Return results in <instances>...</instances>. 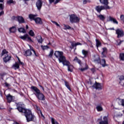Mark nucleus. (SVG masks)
Instances as JSON below:
<instances>
[{"instance_id":"f257e3e1","label":"nucleus","mask_w":124,"mask_h":124,"mask_svg":"<svg viewBox=\"0 0 124 124\" xmlns=\"http://www.w3.org/2000/svg\"><path fill=\"white\" fill-rule=\"evenodd\" d=\"M24 104L22 103H18L17 104V109L21 113H24L27 122H31L34 118V115L30 109L24 108Z\"/></svg>"},{"instance_id":"f03ea898","label":"nucleus","mask_w":124,"mask_h":124,"mask_svg":"<svg viewBox=\"0 0 124 124\" xmlns=\"http://www.w3.org/2000/svg\"><path fill=\"white\" fill-rule=\"evenodd\" d=\"M56 58L58 59L60 63L62 62L63 65H68V61L66 60L65 57L63 56L62 51H56L54 53Z\"/></svg>"},{"instance_id":"7ed1b4c3","label":"nucleus","mask_w":124,"mask_h":124,"mask_svg":"<svg viewBox=\"0 0 124 124\" xmlns=\"http://www.w3.org/2000/svg\"><path fill=\"white\" fill-rule=\"evenodd\" d=\"M4 56L5 58H3V61L4 62H7L11 59V56L8 55V52L6 51V49H3L1 54V57Z\"/></svg>"},{"instance_id":"20e7f679","label":"nucleus","mask_w":124,"mask_h":124,"mask_svg":"<svg viewBox=\"0 0 124 124\" xmlns=\"http://www.w3.org/2000/svg\"><path fill=\"white\" fill-rule=\"evenodd\" d=\"M17 59L18 61L17 62H16L15 63L13 64L12 66V68L15 70L16 69H19V68H20V65H24V63L21 62L19 57H17Z\"/></svg>"},{"instance_id":"39448f33","label":"nucleus","mask_w":124,"mask_h":124,"mask_svg":"<svg viewBox=\"0 0 124 124\" xmlns=\"http://www.w3.org/2000/svg\"><path fill=\"white\" fill-rule=\"evenodd\" d=\"M97 12L100 13L102 10H105L106 9H111V7L109 6H97L95 8Z\"/></svg>"},{"instance_id":"423d86ee","label":"nucleus","mask_w":124,"mask_h":124,"mask_svg":"<svg viewBox=\"0 0 124 124\" xmlns=\"http://www.w3.org/2000/svg\"><path fill=\"white\" fill-rule=\"evenodd\" d=\"M30 48V49H28V50H27L25 52V56H31V51H32L34 55L36 56V57H38V54H37L36 53V52H35V51H34L33 50V47H32V46H29Z\"/></svg>"},{"instance_id":"0eeeda50","label":"nucleus","mask_w":124,"mask_h":124,"mask_svg":"<svg viewBox=\"0 0 124 124\" xmlns=\"http://www.w3.org/2000/svg\"><path fill=\"white\" fill-rule=\"evenodd\" d=\"M80 18L75 15H71L70 16V21L71 23H78Z\"/></svg>"},{"instance_id":"6e6552de","label":"nucleus","mask_w":124,"mask_h":124,"mask_svg":"<svg viewBox=\"0 0 124 124\" xmlns=\"http://www.w3.org/2000/svg\"><path fill=\"white\" fill-rule=\"evenodd\" d=\"M115 33L117 35V38H121V37H124V30L122 29H117L115 30Z\"/></svg>"},{"instance_id":"1a4fd4ad","label":"nucleus","mask_w":124,"mask_h":124,"mask_svg":"<svg viewBox=\"0 0 124 124\" xmlns=\"http://www.w3.org/2000/svg\"><path fill=\"white\" fill-rule=\"evenodd\" d=\"M94 62L95 63H100L103 67H105V66H107V65H108L107 64L105 60L103 59L100 61V58H99L97 60H95Z\"/></svg>"},{"instance_id":"9d476101","label":"nucleus","mask_w":124,"mask_h":124,"mask_svg":"<svg viewBox=\"0 0 124 124\" xmlns=\"http://www.w3.org/2000/svg\"><path fill=\"white\" fill-rule=\"evenodd\" d=\"M99 124H109L108 116H104L102 120L99 123Z\"/></svg>"},{"instance_id":"9b49d317","label":"nucleus","mask_w":124,"mask_h":124,"mask_svg":"<svg viewBox=\"0 0 124 124\" xmlns=\"http://www.w3.org/2000/svg\"><path fill=\"white\" fill-rule=\"evenodd\" d=\"M31 89L35 95H36L39 93L40 92V90H39V89H38V88L35 86H31Z\"/></svg>"},{"instance_id":"f8f14e48","label":"nucleus","mask_w":124,"mask_h":124,"mask_svg":"<svg viewBox=\"0 0 124 124\" xmlns=\"http://www.w3.org/2000/svg\"><path fill=\"white\" fill-rule=\"evenodd\" d=\"M36 97L39 100H45V96H44V94H43V93H42L41 92L39 93L38 94L36 95Z\"/></svg>"},{"instance_id":"ddd939ff","label":"nucleus","mask_w":124,"mask_h":124,"mask_svg":"<svg viewBox=\"0 0 124 124\" xmlns=\"http://www.w3.org/2000/svg\"><path fill=\"white\" fill-rule=\"evenodd\" d=\"M36 7L39 11L41 9V7H42V1L41 0H38L36 3Z\"/></svg>"},{"instance_id":"4468645a","label":"nucleus","mask_w":124,"mask_h":124,"mask_svg":"<svg viewBox=\"0 0 124 124\" xmlns=\"http://www.w3.org/2000/svg\"><path fill=\"white\" fill-rule=\"evenodd\" d=\"M15 19H16V20H17L18 22L20 24H22L23 23H25V19L22 16H17L16 17Z\"/></svg>"},{"instance_id":"2eb2a0df","label":"nucleus","mask_w":124,"mask_h":124,"mask_svg":"<svg viewBox=\"0 0 124 124\" xmlns=\"http://www.w3.org/2000/svg\"><path fill=\"white\" fill-rule=\"evenodd\" d=\"M20 38H21V39H22L23 40H26V39H27V40H29V41H31V37H30V36H29V35L27 34L23 36H21L20 37Z\"/></svg>"},{"instance_id":"dca6fc26","label":"nucleus","mask_w":124,"mask_h":124,"mask_svg":"<svg viewBox=\"0 0 124 124\" xmlns=\"http://www.w3.org/2000/svg\"><path fill=\"white\" fill-rule=\"evenodd\" d=\"M93 87H94L96 90H98V91L102 90V86H101L100 83H96L93 85Z\"/></svg>"},{"instance_id":"f3484780","label":"nucleus","mask_w":124,"mask_h":124,"mask_svg":"<svg viewBox=\"0 0 124 124\" xmlns=\"http://www.w3.org/2000/svg\"><path fill=\"white\" fill-rule=\"evenodd\" d=\"M66 65V66H68V70L70 71V72H72V71H73V69L74 68V67L73 66V65L70 64L69 62H68V65Z\"/></svg>"},{"instance_id":"a211bd4d","label":"nucleus","mask_w":124,"mask_h":124,"mask_svg":"<svg viewBox=\"0 0 124 124\" xmlns=\"http://www.w3.org/2000/svg\"><path fill=\"white\" fill-rule=\"evenodd\" d=\"M6 96V98L8 102L10 103L13 101V96L10 95V94H8Z\"/></svg>"},{"instance_id":"6ab92c4d","label":"nucleus","mask_w":124,"mask_h":124,"mask_svg":"<svg viewBox=\"0 0 124 124\" xmlns=\"http://www.w3.org/2000/svg\"><path fill=\"white\" fill-rule=\"evenodd\" d=\"M100 3L102 4H104V6H108V4L109 2H108V0H99Z\"/></svg>"},{"instance_id":"aec40b11","label":"nucleus","mask_w":124,"mask_h":124,"mask_svg":"<svg viewBox=\"0 0 124 124\" xmlns=\"http://www.w3.org/2000/svg\"><path fill=\"white\" fill-rule=\"evenodd\" d=\"M109 21L113 22V24H116V25H118V24L119 23L118 22V21H117V19H116L115 18H114L111 16H109Z\"/></svg>"},{"instance_id":"412c9836","label":"nucleus","mask_w":124,"mask_h":124,"mask_svg":"<svg viewBox=\"0 0 124 124\" xmlns=\"http://www.w3.org/2000/svg\"><path fill=\"white\" fill-rule=\"evenodd\" d=\"M34 21L36 24H38L39 25H42V20L40 17H36Z\"/></svg>"},{"instance_id":"4be33fe9","label":"nucleus","mask_w":124,"mask_h":124,"mask_svg":"<svg viewBox=\"0 0 124 124\" xmlns=\"http://www.w3.org/2000/svg\"><path fill=\"white\" fill-rule=\"evenodd\" d=\"M106 54H107V48L106 47L103 48V52H102V57L106 58Z\"/></svg>"},{"instance_id":"5701e85b","label":"nucleus","mask_w":124,"mask_h":124,"mask_svg":"<svg viewBox=\"0 0 124 124\" xmlns=\"http://www.w3.org/2000/svg\"><path fill=\"white\" fill-rule=\"evenodd\" d=\"M36 16H37V15L30 14L29 15V19H30V20H33V21H34L35 20V18H36Z\"/></svg>"},{"instance_id":"b1692460","label":"nucleus","mask_w":124,"mask_h":124,"mask_svg":"<svg viewBox=\"0 0 124 124\" xmlns=\"http://www.w3.org/2000/svg\"><path fill=\"white\" fill-rule=\"evenodd\" d=\"M96 109L98 112H101V111L103 110V108L101 106V105H97L96 107Z\"/></svg>"},{"instance_id":"393cba45","label":"nucleus","mask_w":124,"mask_h":124,"mask_svg":"<svg viewBox=\"0 0 124 124\" xmlns=\"http://www.w3.org/2000/svg\"><path fill=\"white\" fill-rule=\"evenodd\" d=\"M118 104L124 106V99H119L118 101Z\"/></svg>"},{"instance_id":"a878e982","label":"nucleus","mask_w":124,"mask_h":124,"mask_svg":"<svg viewBox=\"0 0 124 124\" xmlns=\"http://www.w3.org/2000/svg\"><path fill=\"white\" fill-rule=\"evenodd\" d=\"M78 45L82 46V44L79 42L75 43L74 42L71 43V46L72 47H76V46H78Z\"/></svg>"},{"instance_id":"bb28decb","label":"nucleus","mask_w":124,"mask_h":124,"mask_svg":"<svg viewBox=\"0 0 124 124\" xmlns=\"http://www.w3.org/2000/svg\"><path fill=\"white\" fill-rule=\"evenodd\" d=\"M36 109L38 111V113L39 114V116H41V117H43V118H44V116L42 114V112H41L40 108H38V107L36 106Z\"/></svg>"},{"instance_id":"cd10ccee","label":"nucleus","mask_w":124,"mask_h":124,"mask_svg":"<svg viewBox=\"0 0 124 124\" xmlns=\"http://www.w3.org/2000/svg\"><path fill=\"white\" fill-rule=\"evenodd\" d=\"M95 41H96V46L97 48H98V47H100V46H101V42H100V41H99L97 39H96Z\"/></svg>"},{"instance_id":"c85d7f7f","label":"nucleus","mask_w":124,"mask_h":124,"mask_svg":"<svg viewBox=\"0 0 124 124\" xmlns=\"http://www.w3.org/2000/svg\"><path fill=\"white\" fill-rule=\"evenodd\" d=\"M7 4H15L16 3V2L13 0H8L7 1Z\"/></svg>"},{"instance_id":"c756f323","label":"nucleus","mask_w":124,"mask_h":124,"mask_svg":"<svg viewBox=\"0 0 124 124\" xmlns=\"http://www.w3.org/2000/svg\"><path fill=\"white\" fill-rule=\"evenodd\" d=\"M97 17L101 20V21H104L105 20V16L102 15H100L97 16Z\"/></svg>"},{"instance_id":"7c9ffc66","label":"nucleus","mask_w":124,"mask_h":124,"mask_svg":"<svg viewBox=\"0 0 124 124\" xmlns=\"http://www.w3.org/2000/svg\"><path fill=\"white\" fill-rule=\"evenodd\" d=\"M37 40H38V42H39V43H42V37H41V36H38L36 37Z\"/></svg>"},{"instance_id":"2f4dec72","label":"nucleus","mask_w":124,"mask_h":124,"mask_svg":"<svg viewBox=\"0 0 124 124\" xmlns=\"http://www.w3.org/2000/svg\"><path fill=\"white\" fill-rule=\"evenodd\" d=\"M82 53L84 55V57H87V55L89 54V51L83 49L82 50Z\"/></svg>"},{"instance_id":"473e14b6","label":"nucleus","mask_w":124,"mask_h":124,"mask_svg":"<svg viewBox=\"0 0 124 124\" xmlns=\"http://www.w3.org/2000/svg\"><path fill=\"white\" fill-rule=\"evenodd\" d=\"M9 31H10V32H15V31H16V27H13L10 28Z\"/></svg>"},{"instance_id":"72a5a7b5","label":"nucleus","mask_w":124,"mask_h":124,"mask_svg":"<svg viewBox=\"0 0 124 124\" xmlns=\"http://www.w3.org/2000/svg\"><path fill=\"white\" fill-rule=\"evenodd\" d=\"M65 86L69 90V91H71V89H70V87L69 86V83L67 82V81H65Z\"/></svg>"},{"instance_id":"f704fd0d","label":"nucleus","mask_w":124,"mask_h":124,"mask_svg":"<svg viewBox=\"0 0 124 124\" xmlns=\"http://www.w3.org/2000/svg\"><path fill=\"white\" fill-rule=\"evenodd\" d=\"M119 58L120 59L121 61H124V53H121L120 54Z\"/></svg>"},{"instance_id":"c9c22d12","label":"nucleus","mask_w":124,"mask_h":124,"mask_svg":"<svg viewBox=\"0 0 124 124\" xmlns=\"http://www.w3.org/2000/svg\"><path fill=\"white\" fill-rule=\"evenodd\" d=\"M62 26H64V30H70V29H71V27L69 25L63 24Z\"/></svg>"},{"instance_id":"e433bc0d","label":"nucleus","mask_w":124,"mask_h":124,"mask_svg":"<svg viewBox=\"0 0 124 124\" xmlns=\"http://www.w3.org/2000/svg\"><path fill=\"white\" fill-rule=\"evenodd\" d=\"M18 31H19V32H22L23 33H26V30L24 28H19Z\"/></svg>"},{"instance_id":"4c0bfd02","label":"nucleus","mask_w":124,"mask_h":124,"mask_svg":"<svg viewBox=\"0 0 124 124\" xmlns=\"http://www.w3.org/2000/svg\"><path fill=\"white\" fill-rule=\"evenodd\" d=\"M53 55H54V50L51 49L49 52V55H48V57L49 58H52V57H53Z\"/></svg>"},{"instance_id":"58836bf2","label":"nucleus","mask_w":124,"mask_h":124,"mask_svg":"<svg viewBox=\"0 0 124 124\" xmlns=\"http://www.w3.org/2000/svg\"><path fill=\"white\" fill-rule=\"evenodd\" d=\"M41 47L43 50H47V49H49V46H41Z\"/></svg>"},{"instance_id":"ea45409f","label":"nucleus","mask_w":124,"mask_h":124,"mask_svg":"<svg viewBox=\"0 0 124 124\" xmlns=\"http://www.w3.org/2000/svg\"><path fill=\"white\" fill-rule=\"evenodd\" d=\"M29 34L31 36H34V32L32 30H30L29 32Z\"/></svg>"},{"instance_id":"a19ab883","label":"nucleus","mask_w":124,"mask_h":124,"mask_svg":"<svg viewBox=\"0 0 124 124\" xmlns=\"http://www.w3.org/2000/svg\"><path fill=\"white\" fill-rule=\"evenodd\" d=\"M51 123L52 124H59L57 121H55V119L54 118H51Z\"/></svg>"},{"instance_id":"79ce46f5","label":"nucleus","mask_w":124,"mask_h":124,"mask_svg":"<svg viewBox=\"0 0 124 124\" xmlns=\"http://www.w3.org/2000/svg\"><path fill=\"white\" fill-rule=\"evenodd\" d=\"M124 42V40L120 41V40H118L117 41V45H121L122 44V43Z\"/></svg>"},{"instance_id":"37998d69","label":"nucleus","mask_w":124,"mask_h":124,"mask_svg":"<svg viewBox=\"0 0 124 124\" xmlns=\"http://www.w3.org/2000/svg\"><path fill=\"white\" fill-rule=\"evenodd\" d=\"M52 23H53V24H54L55 25H56V26H57V27H59L60 28H61V26H60V24H59L58 23H57V22L52 21Z\"/></svg>"},{"instance_id":"c03bdc74","label":"nucleus","mask_w":124,"mask_h":124,"mask_svg":"<svg viewBox=\"0 0 124 124\" xmlns=\"http://www.w3.org/2000/svg\"><path fill=\"white\" fill-rule=\"evenodd\" d=\"M119 80H120V81H123L124 80V76H121L119 77Z\"/></svg>"},{"instance_id":"a18cd8bd","label":"nucleus","mask_w":124,"mask_h":124,"mask_svg":"<svg viewBox=\"0 0 124 124\" xmlns=\"http://www.w3.org/2000/svg\"><path fill=\"white\" fill-rule=\"evenodd\" d=\"M88 2H90V0H83V4H86Z\"/></svg>"},{"instance_id":"49530a36","label":"nucleus","mask_w":124,"mask_h":124,"mask_svg":"<svg viewBox=\"0 0 124 124\" xmlns=\"http://www.w3.org/2000/svg\"><path fill=\"white\" fill-rule=\"evenodd\" d=\"M120 19L121 20V21H122L123 22H124V15H122L120 16Z\"/></svg>"},{"instance_id":"de8ad7c7","label":"nucleus","mask_w":124,"mask_h":124,"mask_svg":"<svg viewBox=\"0 0 124 124\" xmlns=\"http://www.w3.org/2000/svg\"><path fill=\"white\" fill-rule=\"evenodd\" d=\"M79 69H80V70H81V71H85V70H87V69H88V67L86 66L85 68H80Z\"/></svg>"},{"instance_id":"09e8293b","label":"nucleus","mask_w":124,"mask_h":124,"mask_svg":"<svg viewBox=\"0 0 124 124\" xmlns=\"http://www.w3.org/2000/svg\"><path fill=\"white\" fill-rule=\"evenodd\" d=\"M119 84H120L121 86H124V79L123 80H121V81H119Z\"/></svg>"},{"instance_id":"8fccbe9b","label":"nucleus","mask_w":124,"mask_h":124,"mask_svg":"<svg viewBox=\"0 0 124 124\" xmlns=\"http://www.w3.org/2000/svg\"><path fill=\"white\" fill-rule=\"evenodd\" d=\"M2 9H3V5L0 3V10H2Z\"/></svg>"},{"instance_id":"3c124183","label":"nucleus","mask_w":124,"mask_h":124,"mask_svg":"<svg viewBox=\"0 0 124 124\" xmlns=\"http://www.w3.org/2000/svg\"><path fill=\"white\" fill-rule=\"evenodd\" d=\"M4 84L5 87H10V84H8L7 82H5Z\"/></svg>"},{"instance_id":"603ef678","label":"nucleus","mask_w":124,"mask_h":124,"mask_svg":"<svg viewBox=\"0 0 124 124\" xmlns=\"http://www.w3.org/2000/svg\"><path fill=\"white\" fill-rule=\"evenodd\" d=\"M61 0H56L54 2V4H57V3H58Z\"/></svg>"},{"instance_id":"864d4df0","label":"nucleus","mask_w":124,"mask_h":124,"mask_svg":"<svg viewBox=\"0 0 124 124\" xmlns=\"http://www.w3.org/2000/svg\"><path fill=\"white\" fill-rule=\"evenodd\" d=\"M91 70L93 72V73H94V72L95 71V69L94 68H92L91 69Z\"/></svg>"},{"instance_id":"5fc2aeb1","label":"nucleus","mask_w":124,"mask_h":124,"mask_svg":"<svg viewBox=\"0 0 124 124\" xmlns=\"http://www.w3.org/2000/svg\"><path fill=\"white\" fill-rule=\"evenodd\" d=\"M49 3H53L55 1V0H48Z\"/></svg>"},{"instance_id":"6e6d98bb","label":"nucleus","mask_w":124,"mask_h":124,"mask_svg":"<svg viewBox=\"0 0 124 124\" xmlns=\"http://www.w3.org/2000/svg\"><path fill=\"white\" fill-rule=\"evenodd\" d=\"M77 62L79 64H80V65H81V60H78L77 61Z\"/></svg>"},{"instance_id":"4d7b16f0","label":"nucleus","mask_w":124,"mask_h":124,"mask_svg":"<svg viewBox=\"0 0 124 124\" xmlns=\"http://www.w3.org/2000/svg\"><path fill=\"white\" fill-rule=\"evenodd\" d=\"M3 14H4V12L3 11L0 12V16H1V15H3Z\"/></svg>"},{"instance_id":"13d9d810","label":"nucleus","mask_w":124,"mask_h":124,"mask_svg":"<svg viewBox=\"0 0 124 124\" xmlns=\"http://www.w3.org/2000/svg\"><path fill=\"white\" fill-rule=\"evenodd\" d=\"M79 59H78V58H77V57H76L75 58V59H74V61H76L77 62L78 60Z\"/></svg>"},{"instance_id":"bf43d9fd","label":"nucleus","mask_w":124,"mask_h":124,"mask_svg":"<svg viewBox=\"0 0 124 124\" xmlns=\"http://www.w3.org/2000/svg\"><path fill=\"white\" fill-rule=\"evenodd\" d=\"M109 30H110V31H114L115 30V29H114V28H109Z\"/></svg>"},{"instance_id":"052dcab7","label":"nucleus","mask_w":124,"mask_h":124,"mask_svg":"<svg viewBox=\"0 0 124 124\" xmlns=\"http://www.w3.org/2000/svg\"><path fill=\"white\" fill-rule=\"evenodd\" d=\"M40 88H42V89L43 90V91H44V88L43 87H42V86L40 85Z\"/></svg>"},{"instance_id":"680f3d73","label":"nucleus","mask_w":124,"mask_h":124,"mask_svg":"<svg viewBox=\"0 0 124 124\" xmlns=\"http://www.w3.org/2000/svg\"><path fill=\"white\" fill-rule=\"evenodd\" d=\"M122 116H123V114H120L118 115V117H122Z\"/></svg>"},{"instance_id":"e2e57ef3","label":"nucleus","mask_w":124,"mask_h":124,"mask_svg":"<svg viewBox=\"0 0 124 124\" xmlns=\"http://www.w3.org/2000/svg\"><path fill=\"white\" fill-rule=\"evenodd\" d=\"M26 30H28V29H29V26L28 25L26 26Z\"/></svg>"},{"instance_id":"0e129e2a","label":"nucleus","mask_w":124,"mask_h":124,"mask_svg":"<svg viewBox=\"0 0 124 124\" xmlns=\"http://www.w3.org/2000/svg\"><path fill=\"white\" fill-rule=\"evenodd\" d=\"M3 0H0V2H3Z\"/></svg>"},{"instance_id":"69168bd1","label":"nucleus","mask_w":124,"mask_h":124,"mask_svg":"<svg viewBox=\"0 0 124 124\" xmlns=\"http://www.w3.org/2000/svg\"><path fill=\"white\" fill-rule=\"evenodd\" d=\"M24 0V1H28V0Z\"/></svg>"},{"instance_id":"338daca9","label":"nucleus","mask_w":124,"mask_h":124,"mask_svg":"<svg viewBox=\"0 0 124 124\" xmlns=\"http://www.w3.org/2000/svg\"><path fill=\"white\" fill-rule=\"evenodd\" d=\"M123 124H124V121L123 122Z\"/></svg>"}]
</instances>
